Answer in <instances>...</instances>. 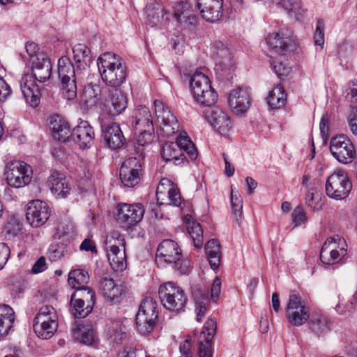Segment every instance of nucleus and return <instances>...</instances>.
Returning a JSON list of instances; mask_svg holds the SVG:
<instances>
[{"instance_id":"nucleus-1","label":"nucleus","mask_w":357,"mask_h":357,"mask_svg":"<svg viewBox=\"0 0 357 357\" xmlns=\"http://www.w3.org/2000/svg\"><path fill=\"white\" fill-rule=\"evenodd\" d=\"M31 70L35 82H29L31 77L26 75L22 77L20 88L26 102L32 107H36L40 103L42 91L44 88L38 86L36 81L43 83L48 80L52 73V64L48 56L44 54L37 55L32 63Z\"/></svg>"},{"instance_id":"nucleus-2","label":"nucleus","mask_w":357,"mask_h":357,"mask_svg":"<svg viewBox=\"0 0 357 357\" xmlns=\"http://www.w3.org/2000/svg\"><path fill=\"white\" fill-rule=\"evenodd\" d=\"M97 65L102 79L107 86L116 89L126 81V67L119 55L105 52L99 56Z\"/></svg>"},{"instance_id":"nucleus-3","label":"nucleus","mask_w":357,"mask_h":357,"mask_svg":"<svg viewBox=\"0 0 357 357\" xmlns=\"http://www.w3.org/2000/svg\"><path fill=\"white\" fill-rule=\"evenodd\" d=\"M156 261L166 263L181 275H188L192 269L190 260L183 257L178 243L172 239L163 240L159 244Z\"/></svg>"},{"instance_id":"nucleus-4","label":"nucleus","mask_w":357,"mask_h":357,"mask_svg":"<svg viewBox=\"0 0 357 357\" xmlns=\"http://www.w3.org/2000/svg\"><path fill=\"white\" fill-rule=\"evenodd\" d=\"M190 88L195 100L200 105L211 107L218 100V93L211 86L209 78L202 72L196 71L191 76Z\"/></svg>"},{"instance_id":"nucleus-5","label":"nucleus","mask_w":357,"mask_h":357,"mask_svg":"<svg viewBox=\"0 0 357 357\" xmlns=\"http://www.w3.org/2000/svg\"><path fill=\"white\" fill-rule=\"evenodd\" d=\"M131 123L137 135V143L140 146L151 143L155 138L152 116L149 109L145 106H138L132 117Z\"/></svg>"},{"instance_id":"nucleus-6","label":"nucleus","mask_w":357,"mask_h":357,"mask_svg":"<svg viewBox=\"0 0 357 357\" xmlns=\"http://www.w3.org/2000/svg\"><path fill=\"white\" fill-rule=\"evenodd\" d=\"M158 303L151 297L145 298L141 303L136 315L137 331L144 335L150 334L158 321Z\"/></svg>"},{"instance_id":"nucleus-7","label":"nucleus","mask_w":357,"mask_h":357,"mask_svg":"<svg viewBox=\"0 0 357 357\" xmlns=\"http://www.w3.org/2000/svg\"><path fill=\"white\" fill-rule=\"evenodd\" d=\"M158 295L162 305L169 311H183L188 301V297L183 289L172 282L161 284Z\"/></svg>"},{"instance_id":"nucleus-8","label":"nucleus","mask_w":357,"mask_h":357,"mask_svg":"<svg viewBox=\"0 0 357 357\" xmlns=\"http://www.w3.org/2000/svg\"><path fill=\"white\" fill-rule=\"evenodd\" d=\"M310 307L295 291L290 292L286 306V317L288 322L294 326H301L310 317Z\"/></svg>"},{"instance_id":"nucleus-9","label":"nucleus","mask_w":357,"mask_h":357,"mask_svg":"<svg viewBox=\"0 0 357 357\" xmlns=\"http://www.w3.org/2000/svg\"><path fill=\"white\" fill-rule=\"evenodd\" d=\"M352 188V184L347 174L338 170L326 180L325 191L326 195L335 200H342L348 197Z\"/></svg>"},{"instance_id":"nucleus-10","label":"nucleus","mask_w":357,"mask_h":357,"mask_svg":"<svg viewBox=\"0 0 357 357\" xmlns=\"http://www.w3.org/2000/svg\"><path fill=\"white\" fill-rule=\"evenodd\" d=\"M8 184L20 188L28 185L32 178L31 167L24 162H14L8 167L6 172Z\"/></svg>"},{"instance_id":"nucleus-11","label":"nucleus","mask_w":357,"mask_h":357,"mask_svg":"<svg viewBox=\"0 0 357 357\" xmlns=\"http://www.w3.org/2000/svg\"><path fill=\"white\" fill-rule=\"evenodd\" d=\"M144 214L142 204L121 203L117 206L116 220L122 227L128 229L140 222Z\"/></svg>"},{"instance_id":"nucleus-12","label":"nucleus","mask_w":357,"mask_h":357,"mask_svg":"<svg viewBox=\"0 0 357 357\" xmlns=\"http://www.w3.org/2000/svg\"><path fill=\"white\" fill-rule=\"evenodd\" d=\"M330 151L340 162L347 164L355 157L356 151L351 140L344 135L334 137L330 142Z\"/></svg>"},{"instance_id":"nucleus-13","label":"nucleus","mask_w":357,"mask_h":357,"mask_svg":"<svg viewBox=\"0 0 357 357\" xmlns=\"http://www.w3.org/2000/svg\"><path fill=\"white\" fill-rule=\"evenodd\" d=\"M215 62V70L220 77H225L234 70V62L229 49L220 41L213 47Z\"/></svg>"},{"instance_id":"nucleus-14","label":"nucleus","mask_w":357,"mask_h":357,"mask_svg":"<svg viewBox=\"0 0 357 357\" xmlns=\"http://www.w3.org/2000/svg\"><path fill=\"white\" fill-rule=\"evenodd\" d=\"M142 175L141 162L137 158H129L122 164L119 170V176L124 186L133 188L137 185Z\"/></svg>"},{"instance_id":"nucleus-15","label":"nucleus","mask_w":357,"mask_h":357,"mask_svg":"<svg viewBox=\"0 0 357 357\" xmlns=\"http://www.w3.org/2000/svg\"><path fill=\"white\" fill-rule=\"evenodd\" d=\"M155 111L160 128L167 137L175 135L179 130V124L176 117L165 107L162 101H154Z\"/></svg>"},{"instance_id":"nucleus-16","label":"nucleus","mask_w":357,"mask_h":357,"mask_svg":"<svg viewBox=\"0 0 357 357\" xmlns=\"http://www.w3.org/2000/svg\"><path fill=\"white\" fill-rule=\"evenodd\" d=\"M50 215L49 206L46 202L36 199L29 203L26 218L33 227H39L45 224Z\"/></svg>"},{"instance_id":"nucleus-17","label":"nucleus","mask_w":357,"mask_h":357,"mask_svg":"<svg viewBox=\"0 0 357 357\" xmlns=\"http://www.w3.org/2000/svg\"><path fill=\"white\" fill-rule=\"evenodd\" d=\"M266 41L270 50L276 54H285L289 50L293 40L288 31L282 30L268 34Z\"/></svg>"},{"instance_id":"nucleus-18","label":"nucleus","mask_w":357,"mask_h":357,"mask_svg":"<svg viewBox=\"0 0 357 357\" xmlns=\"http://www.w3.org/2000/svg\"><path fill=\"white\" fill-rule=\"evenodd\" d=\"M94 131L88 121H82L76 126L71 134L70 139L82 149L89 148L93 144Z\"/></svg>"},{"instance_id":"nucleus-19","label":"nucleus","mask_w":357,"mask_h":357,"mask_svg":"<svg viewBox=\"0 0 357 357\" xmlns=\"http://www.w3.org/2000/svg\"><path fill=\"white\" fill-rule=\"evenodd\" d=\"M223 0H198L196 7L207 22H215L222 15Z\"/></svg>"},{"instance_id":"nucleus-20","label":"nucleus","mask_w":357,"mask_h":357,"mask_svg":"<svg viewBox=\"0 0 357 357\" xmlns=\"http://www.w3.org/2000/svg\"><path fill=\"white\" fill-rule=\"evenodd\" d=\"M102 131L104 140L108 147L116 149L124 144L126 138L118 123H112L102 126Z\"/></svg>"},{"instance_id":"nucleus-21","label":"nucleus","mask_w":357,"mask_h":357,"mask_svg":"<svg viewBox=\"0 0 357 357\" xmlns=\"http://www.w3.org/2000/svg\"><path fill=\"white\" fill-rule=\"evenodd\" d=\"M98 287L103 296L109 302H117L123 291L122 287L115 283L113 278L107 274L100 276Z\"/></svg>"},{"instance_id":"nucleus-22","label":"nucleus","mask_w":357,"mask_h":357,"mask_svg":"<svg viewBox=\"0 0 357 357\" xmlns=\"http://www.w3.org/2000/svg\"><path fill=\"white\" fill-rule=\"evenodd\" d=\"M250 103V93L245 88L238 87L229 96V104L236 114L245 112Z\"/></svg>"},{"instance_id":"nucleus-23","label":"nucleus","mask_w":357,"mask_h":357,"mask_svg":"<svg viewBox=\"0 0 357 357\" xmlns=\"http://www.w3.org/2000/svg\"><path fill=\"white\" fill-rule=\"evenodd\" d=\"M206 119L220 135H225L231 128V121L227 114L219 108L206 112Z\"/></svg>"},{"instance_id":"nucleus-24","label":"nucleus","mask_w":357,"mask_h":357,"mask_svg":"<svg viewBox=\"0 0 357 357\" xmlns=\"http://www.w3.org/2000/svg\"><path fill=\"white\" fill-rule=\"evenodd\" d=\"M146 24L151 27L162 25L168 20V13L162 4L152 2L146 7Z\"/></svg>"},{"instance_id":"nucleus-25","label":"nucleus","mask_w":357,"mask_h":357,"mask_svg":"<svg viewBox=\"0 0 357 357\" xmlns=\"http://www.w3.org/2000/svg\"><path fill=\"white\" fill-rule=\"evenodd\" d=\"M73 53L77 75L88 73L87 67L93 61L91 50L86 45L79 43L73 47Z\"/></svg>"},{"instance_id":"nucleus-26","label":"nucleus","mask_w":357,"mask_h":357,"mask_svg":"<svg viewBox=\"0 0 357 357\" xmlns=\"http://www.w3.org/2000/svg\"><path fill=\"white\" fill-rule=\"evenodd\" d=\"M191 289L192 296L195 303L196 319L200 321L205 316L209 304L208 292L197 285L192 287Z\"/></svg>"},{"instance_id":"nucleus-27","label":"nucleus","mask_w":357,"mask_h":357,"mask_svg":"<svg viewBox=\"0 0 357 357\" xmlns=\"http://www.w3.org/2000/svg\"><path fill=\"white\" fill-rule=\"evenodd\" d=\"M52 192L57 197L65 198L70 191L66 178L63 174L59 172H54L47 181Z\"/></svg>"},{"instance_id":"nucleus-28","label":"nucleus","mask_w":357,"mask_h":357,"mask_svg":"<svg viewBox=\"0 0 357 357\" xmlns=\"http://www.w3.org/2000/svg\"><path fill=\"white\" fill-rule=\"evenodd\" d=\"M331 320L324 314L313 313L308 319L310 331L317 337H324L331 331Z\"/></svg>"},{"instance_id":"nucleus-29","label":"nucleus","mask_w":357,"mask_h":357,"mask_svg":"<svg viewBox=\"0 0 357 357\" xmlns=\"http://www.w3.org/2000/svg\"><path fill=\"white\" fill-rule=\"evenodd\" d=\"M128 106V100L125 94L119 89L111 91L109 101L107 105L108 113L111 116L121 114Z\"/></svg>"},{"instance_id":"nucleus-30","label":"nucleus","mask_w":357,"mask_h":357,"mask_svg":"<svg viewBox=\"0 0 357 357\" xmlns=\"http://www.w3.org/2000/svg\"><path fill=\"white\" fill-rule=\"evenodd\" d=\"M101 96V86L99 84L89 83L84 87L81 93V102L88 108L96 107Z\"/></svg>"},{"instance_id":"nucleus-31","label":"nucleus","mask_w":357,"mask_h":357,"mask_svg":"<svg viewBox=\"0 0 357 357\" xmlns=\"http://www.w3.org/2000/svg\"><path fill=\"white\" fill-rule=\"evenodd\" d=\"M50 129L52 130L53 137L58 140L66 142L70 138V128L67 121L59 116L51 117Z\"/></svg>"},{"instance_id":"nucleus-32","label":"nucleus","mask_w":357,"mask_h":357,"mask_svg":"<svg viewBox=\"0 0 357 357\" xmlns=\"http://www.w3.org/2000/svg\"><path fill=\"white\" fill-rule=\"evenodd\" d=\"M336 240L331 243L332 248V256L327 258L324 256V264H335L340 261L344 260L347 255V245L344 238H341L339 236H335Z\"/></svg>"},{"instance_id":"nucleus-33","label":"nucleus","mask_w":357,"mask_h":357,"mask_svg":"<svg viewBox=\"0 0 357 357\" xmlns=\"http://www.w3.org/2000/svg\"><path fill=\"white\" fill-rule=\"evenodd\" d=\"M161 155L163 160L167 162L173 161L176 165L183 162L184 160L185 159L184 153L181 152L179 143H178V138L176 139V142L175 143H165L162 146Z\"/></svg>"},{"instance_id":"nucleus-34","label":"nucleus","mask_w":357,"mask_h":357,"mask_svg":"<svg viewBox=\"0 0 357 357\" xmlns=\"http://www.w3.org/2000/svg\"><path fill=\"white\" fill-rule=\"evenodd\" d=\"M188 234L192 238L194 246L199 249L204 243L203 229L201 225L191 215H185L183 218Z\"/></svg>"},{"instance_id":"nucleus-35","label":"nucleus","mask_w":357,"mask_h":357,"mask_svg":"<svg viewBox=\"0 0 357 357\" xmlns=\"http://www.w3.org/2000/svg\"><path fill=\"white\" fill-rule=\"evenodd\" d=\"M15 312L12 307L6 304L0 305V339L7 335L13 328Z\"/></svg>"},{"instance_id":"nucleus-36","label":"nucleus","mask_w":357,"mask_h":357,"mask_svg":"<svg viewBox=\"0 0 357 357\" xmlns=\"http://www.w3.org/2000/svg\"><path fill=\"white\" fill-rule=\"evenodd\" d=\"M107 257L109 264L114 271H123L126 268L125 248L123 252H121L118 245H112Z\"/></svg>"},{"instance_id":"nucleus-37","label":"nucleus","mask_w":357,"mask_h":357,"mask_svg":"<svg viewBox=\"0 0 357 357\" xmlns=\"http://www.w3.org/2000/svg\"><path fill=\"white\" fill-rule=\"evenodd\" d=\"M73 334L77 341L91 345L95 341V334L92 328L89 325L75 324L73 328Z\"/></svg>"},{"instance_id":"nucleus-38","label":"nucleus","mask_w":357,"mask_h":357,"mask_svg":"<svg viewBox=\"0 0 357 357\" xmlns=\"http://www.w3.org/2000/svg\"><path fill=\"white\" fill-rule=\"evenodd\" d=\"M77 68L75 67L68 56H61L58 61V75L61 80L74 77H81L82 74L77 75Z\"/></svg>"},{"instance_id":"nucleus-39","label":"nucleus","mask_w":357,"mask_h":357,"mask_svg":"<svg viewBox=\"0 0 357 357\" xmlns=\"http://www.w3.org/2000/svg\"><path fill=\"white\" fill-rule=\"evenodd\" d=\"M205 252L212 269L215 270L220 263V245L217 240L208 241L205 245Z\"/></svg>"},{"instance_id":"nucleus-40","label":"nucleus","mask_w":357,"mask_h":357,"mask_svg":"<svg viewBox=\"0 0 357 357\" xmlns=\"http://www.w3.org/2000/svg\"><path fill=\"white\" fill-rule=\"evenodd\" d=\"M71 296L72 299L82 300L86 305V312H91L95 304V292L89 287H77Z\"/></svg>"},{"instance_id":"nucleus-41","label":"nucleus","mask_w":357,"mask_h":357,"mask_svg":"<svg viewBox=\"0 0 357 357\" xmlns=\"http://www.w3.org/2000/svg\"><path fill=\"white\" fill-rule=\"evenodd\" d=\"M268 105L273 109H279L285 105L287 97L284 88L278 85L270 91L266 98Z\"/></svg>"},{"instance_id":"nucleus-42","label":"nucleus","mask_w":357,"mask_h":357,"mask_svg":"<svg viewBox=\"0 0 357 357\" xmlns=\"http://www.w3.org/2000/svg\"><path fill=\"white\" fill-rule=\"evenodd\" d=\"M89 281L88 272L83 269H75L71 271L68 274V282L73 289L86 287Z\"/></svg>"},{"instance_id":"nucleus-43","label":"nucleus","mask_w":357,"mask_h":357,"mask_svg":"<svg viewBox=\"0 0 357 357\" xmlns=\"http://www.w3.org/2000/svg\"><path fill=\"white\" fill-rule=\"evenodd\" d=\"M165 184H168L169 188L167 190L168 198L170 204L174 206H179L181 204V197L179 192V190L176 188L173 183L168 179H162L160 183V186L157 190L158 199H160V195L162 192L160 191V187H162Z\"/></svg>"},{"instance_id":"nucleus-44","label":"nucleus","mask_w":357,"mask_h":357,"mask_svg":"<svg viewBox=\"0 0 357 357\" xmlns=\"http://www.w3.org/2000/svg\"><path fill=\"white\" fill-rule=\"evenodd\" d=\"M33 331L41 339H50L56 331L58 321H52L50 323H33Z\"/></svg>"},{"instance_id":"nucleus-45","label":"nucleus","mask_w":357,"mask_h":357,"mask_svg":"<svg viewBox=\"0 0 357 357\" xmlns=\"http://www.w3.org/2000/svg\"><path fill=\"white\" fill-rule=\"evenodd\" d=\"M52 321H58V316L56 310L50 305L42 306L36 317L33 323H50Z\"/></svg>"},{"instance_id":"nucleus-46","label":"nucleus","mask_w":357,"mask_h":357,"mask_svg":"<svg viewBox=\"0 0 357 357\" xmlns=\"http://www.w3.org/2000/svg\"><path fill=\"white\" fill-rule=\"evenodd\" d=\"M178 143H179L181 152L184 151L191 160H195L197 158V149L185 132L179 134Z\"/></svg>"},{"instance_id":"nucleus-47","label":"nucleus","mask_w":357,"mask_h":357,"mask_svg":"<svg viewBox=\"0 0 357 357\" xmlns=\"http://www.w3.org/2000/svg\"><path fill=\"white\" fill-rule=\"evenodd\" d=\"M70 249L63 243L51 245L48 249L47 256L50 261H57L70 255Z\"/></svg>"},{"instance_id":"nucleus-48","label":"nucleus","mask_w":357,"mask_h":357,"mask_svg":"<svg viewBox=\"0 0 357 357\" xmlns=\"http://www.w3.org/2000/svg\"><path fill=\"white\" fill-rule=\"evenodd\" d=\"M81 77H74L71 79H67L66 80H61L62 85V93L65 98L68 100H73L77 96V79Z\"/></svg>"},{"instance_id":"nucleus-49","label":"nucleus","mask_w":357,"mask_h":357,"mask_svg":"<svg viewBox=\"0 0 357 357\" xmlns=\"http://www.w3.org/2000/svg\"><path fill=\"white\" fill-rule=\"evenodd\" d=\"M315 190L312 188L307 191L305 194V202L308 207L313 211L319 210L323 206L320 195L317 192H314Z\"/></svg>"},{"instance_id":"nucleus-50","label":"nucleus","mask_w":357,"mask_h":357,"mask_svg":"<svg viewBox=\"0 0 357 357\" xmlns=\"http://www.w3.org/2000/svg\"><path fill=\"white\" fill-rule=\"evenodd\" d=\"M231 204L232 213L234 214L236 220L241 217L243 208V199L238 192L231 191Z\"/></svg>"},{"instance_id":"nucleus-51","label":"nucleus","mask_w":357,"mask_h":357,"mask_svg":"<svg viewBox=\"0 0 357 357\" xmlns=\"http://www.w3.org/2000/svg\"><path fill=\"white\" fill-rule=\"evenodd\" d=\"M70 303L72 305V313L75 318H84L91 313V312H86V310H87L86 305L83 301L71 298Z\"/></svg>"},{"instance_id":"nucleus-52","label":"nucleus","mask_w":357,"mask_h":357,"mask_svg":"<svg viewBox=\"0 0 357 357\" xmlns=\"http://www.w3.org/2000/svg\"><path fill=\"white\" fill-rule=\"evenodd\" d=\"M174 17L176 20H182V17L192 13V7L188 1H182L174 6Z\"/></svg>"},{"instance_id":"nucleus-53","label":"nucleus","mask_w":357,"mask_h":357,"mask_svg":"<svg viewBox=\"0 0 357 357\" xmlns=\"http://www.w3.org/2000/svg\"><path fill=\"white\" fill-rule=\"evenodd\" d=\"M217 329V322L214 319H208L203 327L202 335L204 340L207 341H212L215 336Z\"/></svg>"},{"instance_id":"nucleus-54","label":"nucleus","mask_w":357,"mask_h":357,"mask_svg":"<svg viewBox=\"0 0 357 357\" xmlns=\"http://www.w3.org/2000/svg\"><path fill=\"white\" fill-rule=\"evenodd\" d=\"M314 41L315 45L323 47L324 44V22L321 19H319L317 22Z\"/></svg>"},{"instance_id":"nucleus-55","label":"nucleus","mask_w":357,"mask_h":357,"mask_svg":"<svg viewBox=\"0 0 357 357\" xmlns=\"http://www.w3.org/2000/svg\"><path fill=\"white\" fill-rule=\"evenodd\" d=\"M176 21L180 24L182 28L192 30L195 28L198 22V17L191 13L188 15L182 17V20Z\"/></svg>"},{"instance_id":"nucleus-56","label":"nucleus","mask_w":357,"mask_h":357,"mask_svg":"<svg viewBox=\"0 0 357 357\" xmlns=\"http://www.w3.org/2000/svg\"><path fill=\"white\" fill-rule=\"evenodd\" d=\"M22 229V225L15 219L8 221L4 227V231L9 238L17 236Z\"/></svg>"},{"instance_id":"nucleus-57","label":"nucleus","mask_w":357,"mask_h":357,"mask_svg":"<svg viewBox=\"0 0 357 357\" xmlns=\"http://www.w3.org/2000/svg\"><path fill=\"white\" fill-rule=\"evenodd\" d=\"M291 216L294 227L299 226L307 221L305 213L300 206L294 208Z\"/></svg>"},{"instance_id":"nucleus-58","label":"nucleus","mask_w":357,"mask_h":357,"mask_svg":"<svg viewBox=\"0 0 357 357\" xmlns=\"http://www.w3.org/2000/svg\"><path fill=\"white\" fill-rule=\"evenodd\" d=\"M336 240L335 237H330L327 238V240L323 244L321 252H320V259L324 263V256L329 258V257L332 256V248L331 247V243H333V241Z\"/></svg>"},{"instance_id":"nucleus-59","label":"nucleus","mask_w":357,"mask_h":357,"mask_svg":"<svg viewBox=\"0 0 357 357\" xmlns=\"http://www.w3.org/2000/svg\"><path fill=\"white\" fill-rule=\"evenodd\" d=\"M271 66L277 76L280 79H283V77L286 76L289 73V69L282 62L273 61L271 62Z\"/></svg>"},{"instance_id":"nucleus-60","label":"nucleus","mask_w":357,"mask_h":357,"mask_svg":"<svg viewBox=\"0 0 357 357\" xmlns=\"http://www.w3.org/2000/svg\"><path fill=\"white\" fill-rule=\"evenodd\" d=\"M205 342H200L199 347V357H212L211 341L204 340Z\"/></svg>"},{"instance_id":"nucleus-61","label":"nucleus","mask_w":357,"mask_h":357,"mask_svg":"<svg viewBox=\"0 0 357 357\" xmlns=\"http://www.w3.org/2000/svg\"><path fill=\"white\" fill-rule=\"evenodd\" d=\"M10 248L8 246L3 243H0V270L6 264L9 255H10Z\"/></svg>"},{"instance_id":"nucleus-62","label":"nucleus","mask_w":357,"mask_h":357,"mask_svg":"<svg viewBox=\"0 0 357 357\" xmlns=\"http://www.w3.org/2000/svg\"><path fill=\"white\" fill-rule=\"evenodd\" d=\"M221 288V282L218 278H215L211 288V298L215 301L220 295Z\"/></svg>"},{"instance_id":"nucleus-63","label":"nucleus","mask_w":357,"mask_h":357,"mask_svg":"<svg viewBox=\"0 0 357 357\" xmlns=\"http://www.w3.org/2000/svg\"><path fill=\"white\" fill-rule=\"evenodd\" d=\"M353 50V45L350 42H343L337 48V54L341 57H345L350 54Z\"/></svg>"},{"instance_id":"nucleus-64","label":"nucleus","mask_w":357,"mask_h":357,"mask_svg":"<svg viewBox=\"0 0 357 357\" xmlns=\"http://www.w3.org/2000/svg\"><path fill=\"white\" fill-rule=\"evenodd\" d=\"M192 342L191 340L187 338L179 346V349L181 354L185 357H192L191 353Z\"/></svg>"}]
</instances>
